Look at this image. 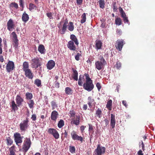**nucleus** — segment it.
<instances>
[{"label":"nucleus","mask_w":155,"mask_h":155,"mask_svg":"<svg viewBox=\"0 0 155 155\" xmlns=\"http://www.w3.org/2000/svg\"><path fill=\"white\" fill-rule=\"evenodd\" d=\"M98 3L100 8L102 9L104 8L105 5L104 0H99L98 1Z\"/></svg>","instance_id":"35"},{"label":"nucleus","mask_w":155,"mask_h":155,"mask_svg":"<svg viewBox=\"0 0 155 155\" xmlns=\"http://www.w3.org/2000/svg\"><path fill=\"white\" fill-rule=\"evenodd\" d=\"M31 119L33 121H35L36 119V116L35 114H33L32 115Z\"/></svg>","instance_id":"61"},{"label":"nucleus","mask_w":155,"mask_h":155,"mask_svg":"<svg viewBox=\"0 0 155 155\" xmlns=\"http://www.w3.org/2000/svg\"><path fill=\"white\" fill-rule=\"evenodd\" d=\"M112 8H113V11L114 12H117V8L116 5V2L113 3L112 5Z\"/></svg>","instance_id":"50"},{"label":"nucleus","mask_w":155,"mask_h":155,"mask_svg":"<svg viewBox=\"0 0 155 155\" xmlns=\"http://www.w3.org/2000/svg\"><path fill=\"white\" fill-rule=\"evenodd\" d=\"M15 146H13L9 148V155H15Z\"/></svg>","instance_id":"33"},{"label":"nucleus","mask_w":155,"mask_h":155,"mask_svg":"<svg viewBox=\"0 0 155 155\" xmlns=\"http://www.w3.org/2000/svg\"><path fill=\"white\" fill-rule=\"evenodd\" d=\"M68 26L67 25L63 24L60 32L61 34L64 35L65 34L67 30Z\"/></svg>","instance_id":"30"},{"label":"nucleus","mask_w":155,"mask_h":155,"mask_svg":"<svg viewBox=\"0 0 155 155\" xmlns=\"http://www.w3.org/2000/svg\"><path fill=\"white\" fill-rule=\"evenodd\" d=\"M96 86L97 87L98 91H100L101 89V85L100 84L99 82L97 83L96 84Z\"/></svg>","instance_id":"56"},{"label":"nucleus","mask_w":155,"mask_h":155,"mask_svg":"<svg viewBox=\"0 0 155 155\" xmlns=\"http://www.w3.org/2000/svg\"><path fill=\"white\" fill-rule=\"evenodd\" d=\"M28 105L29 107L30 108H31L34 107L35 103L33 100H30L28 102Z\"/></svg>","instance_id":"43"},{"label":"nucleus","mask_w":155,"mask_h":155,"mask_svg":"<svg viewBox=\"0 0 155 155\" xmlns=\"http://www.w3.org/2000/svg\"><path fill=\"white\" fill-rule=\"evenodd\" d=\"M17 106V105L15 104L14 101H13L12 102L11 107L12 110H13L14 111L18 109Z\"/></svg>","instance_id":"38"},{"label":"nucleus","mask_w":155,"mask_h":155,"mask_svg":"<svg viewBox=\"0 0 155 155\" xmlns=\"http://www.w3.org/2000/svg\"><path fill=\"white\" fill-rule=\"evenodd\" d=\"M105 152V148L104 147L101 146L100 144L97 145V148L94 152V155H102Z\"/></svg>","instance_id":"5"},{"label":"nucleus","mask_w":155,"mask_h":155,"mask_svg":"<svg viewBox=\"0 0 155 155\" xmlns=\"http://www.w3.org/2000/svg\"><path fill=\"white\" fill-rule=\"evenodd\" d=\"M31 142L30 138L26 137L25 138L21 150L24 155H25L31 147Z\"/></svg>","instance_id":"2"},{"label":"nucleus","mask_w":155,"mask_h":155,"mask_svg":"<svg viewBox=\"0 0 155 155\" xmlns=\"http://www.w3.org/2000/svg\"><path fill=\"white\" fill-rule=\"evenodd\" d=\"M37 8V6L32 3L29 4V9L31 12L33 11L34 9H36Z\"/></svg>","instance_id":"36"},{"label":"nucleus","mask_w":155,"mask_h":155,"mask_svg":"<svg viewBox=\"0 0 155 155\" xmlns=\"http://www.w3.org/2000/svg\"><path fill=\"white\" fill-rule=\"evenodd\" d=\"M123 19L124 23H127L129 25L130 23L129 22L128 18L127 16L124 17V18H123Z\"/></svg>","instance_id":"54"},{"label":"nucleus","mask_w":155,"mask_h":155,"mask_svg":"<svg viewBox=\"0 0 155 155\" xmlns=\"http://www.w3.org/2000/svg\"><path fill=\"white\" fill-rule=\"evenodd\" d=\"M112 102L111 100H109L107 102L106 107L110 111L112 109Z\"/></svg>","instance_id":"32"},{"label":"nucleus","mask_w":155,"mask_h":155,"mask_svg":"<svg viewBox=\"0 0 155 155\" xmlns=\"http://www.w3.org/2000/svg\"><path fill=\"white\" fill-rule=\"evenodd\" d=\"M81 56V54L79 53H78L75 56V58L77 61H79L80 60V57Z\"/></svg>","instance_id":"51"},{"label":"nucleus","mask_w":155,"mask_h":155,"mask_svg":"<svg viewBox=\"0 0 155 155\" xmlns=\"http://www.w3.org/2000/svg\"><path fill=\"white\" fill-rule=\"evenodd\" d=\"M64 121L63 120L61 119L58 122V126L59 128H60L62 127L64 125Z\"/></svg>","instance_id":"42"},{"label":"nucleus","mask_w":155,"mask_h":155,"mask_svg":"<svg viewBox=\"0 0 155 155\" xmlns=\"http://www.w3.org/2000/svg\"><path fill=\"white\" fill-rule=\"evenodd\" d=\"M87 104L90 108L92 106V103L94 101V99L91 96H89L87 99Z\"/></svg>","instance_id":"27"},{"label":"nucleus","mask_w":155,"mask_h":155,"mask_svg":"<svg viewBox=\"0 0 155 155\" xmlns=\"http://www.w3.org/2000/svg\"><path fill=\"white\" fill-rule=\"evenodd\" d=\"M74 29V26L73 23L72 22H70L68 26V29L70 31H72Z\"/></svg>","instance_id":"37"},{"label":"nucleus","mask_w":155,"mask_h":155,"mask_svg":"<svg viewBox=\"0 0 155 155\" xmlns=\"http://www.w3.org/2000/svg\"><path fill=\"white\" fill-rule=\"evenodd\" d=\"M55 65V62L52 60H50L47 64V67L48 69L50 70L54 67Z\"/></svg>","instance_id":"18"},{"label":"nucleus","mask_w":155,"mask_h":155,"mask_svg":"<svg viewBox=\"0 0 155 155\" xmlns=\"http://www.w3.org/2000/svg\"><path fill=\"white\" fill-rule=\"evenodd\" d=\"M19 5L20 6L22 7V9L21 10H23V8H24V1L23 0H20L19 1Z\"/></svg>","instance_id":"57"},{"label":"nucleus","mask_w":155,"mask_h":155,"mask_svg":"<svg viewBox=\"0 0 155 155\" xmlns=\"http://www.w3.org/2000/svg\"><path fill=\"white\" fill-rule=\"evenodd\" d=\"M104 64L102 62H100L99 61H96L95 62V68L98 70H100L103 68Z\"/></svg>","instance_id":"17"},{"label":"nucleus","mask_w":155,"mask_h":155,"mask_svg":"<svg viewBox=\"0 0 155 155\" xmlns=\"http://www.w3.org/2000/svg\"><path fill=\"white\" fill-rule=\"evenodd\" d=\"M115 24L118 25H120L121 24L122 21L120 18H117L115 20Z\"/></svg>","instance_id":"44"},{"label":"nucleus","mask_w":155,"mask_h":155,"mask_svg":"<svg viewBox=\"0 0 155 155\" xmlns=\"http://www.w3.org/2000/svg\"><path fill=\"white\" fill-rule=\"evenodd\" d=\"M85 127H85L84 126H82L81 127L80 130H81V132L82 133H83L84 132V130Z\"/></svg>","instance_id":"63"},{"label":"nucleus","mask_w":155,"mask_h":155,"mask_svg":"<svg viewBox=\"0 0 155 155\" xmlns=\"http://www.w3.org/2000/svg\"><path fill=\"white\" fill-rule=\"evenodd\" d=\"M47 16L50 19H52L53 18L52 16V13L51 12L48 13L46 14Z\"/></svg>","instance_id":"60"},{"label":"nucleus","mask_w":155,"mask_h":155,"mask_svg":"<svg viewBox=\"0 0 155 155\" xmlns=\"http://www.w3.org/2000/svg\"><path fill=\"white\" fill-rule=\"evenodd\" d=\"M23 71L25 70L26 69H29V65L28 63L26 61L24 62L23 63Z\"/></svg>","instance_id":"41"},{"label":"nucleus","mask_w":155,"mask_h":155,"mask_svg":"<svg viewBox=\"0 0 155 155\" xmlns=\"http://www.w3.org/2000/svg\"><path fill=\"white\" fill-rule=\"evenodd\" d=\"M89 126V131L90 133L93 134L94 132V126L90 124H88Z\"/></svg>","instance_id":"46"},{"label":"nucleus","mask_w":155,"mask_h":155,"mask_svg":"<svg viewBox=\"0 0 155 155\" xmlns=\"http://www.w3.org/2000/svg\"><path fill=\"white\" fill-rule=\"evenodd\" d=\"M15 25L13 20L10 19L7 23V29L9 31H12L14 29Z\"/></svg>","instance_id":"12"},{"label":"nucleus","mask_w":155,"mask_h":155,"mask_svg":"<svg viewBox=\"0 0 155 155\" xmlns=\"http://www.w3.org/2000/svg\"><path fill=\"white\" fill-rule=\"evenodd\" d=\"M95 48L97 50L101 48L102 43L100 40H96L95 41Z\"/></svg>","instance_id":"23"},{"label":"nucleus","mask_w":155,"mask_h":155,"mask_svg":"<svg viewBox=\"0 0 155 155\" xmlns=\"http://www.w3.org/2000/svg\"><path fill=\"white\" fill-rule=\"evenodd\" d=\"M58 114L57 111L55 110L53 111L51 115V119L55 121L58 117Z\"/></svg>","instance_id":"20"},{"label":"nucleus","mask_w":155,"mask_h":155,"mask_svg":"<svg viewBox=\"0 0 155 155\" xmlns=\"http://www.w3.org/2000/svg\"><path fill=\"white\" fill-rule=\"evenodd\" d=\"M86 80V77L84 75L81 74L79 76V78L78 81V84L79 86H82L83 82H84Z\"/></svg>","instance_id":"16"},{"label":"nucleus","mask_w":155,"mask_h":155,"mask_svg":"<svg viewBox=\"0 0 155 155\" xmlns=\"http://www.w3.org/2000/svg\"><path fill=\"white\" fill-rule=\"evenodd\" d=\"M14 140L17 145H18L19 143L20 144L22 142V139L23 137L21 136V134L18 133H15L14 134Z\"/></svg>","instance_id":"6"},{"label":"nucleus","mask_w":155,"mask_h":155,"mask_svg":"<svg viewBox=\"0 0 155 155\" xmlns=\"http://www.w3.org/2000/svg\"><path fill=\"white\" fill-rule=\"evenodd\" d=\"M75 148L74 147L70 146H69V151L71 153L75 152Z\"/></svg>","instance_id":"48"},{"label":"nucleus","mask_w":155,"mask_h":155,"mask_svg":"<svg viewBox=\"0 0 155 155\" xmlns=\"http://www.w3.org/2000/svg\"><path fill=\"white\" fill-rule=\"evenodd\" d=\"M25 72V75L29 79H32L33 77V73L30 69L24 71Z\"/></svg>","instance_id":"15"},{"label":"nucleus","mask_w":155,"mask_h":155,"mask_svg":"<svg viewBox=\"0 0 155 155\" xmlns=\"http://www.w3.org/2000/svg\"><path fill=\"white\" fill-rule=\"evenodd\" d=\"M70 39L71 40V41H73L75 43L76 45L78 46L79 45V42L78 39L76 36L74 35H70Z\"/></svg>","instance_id":"24"},{"label":"nucleus","mask_w":155,"mask_h":155,"mask_svg":"<svg viewBox=\"0 0 155 155\" xmlns=\"http://www.w3.org/2000/svg\"><path fill=\"white\" fill-rule=\"evenodd\" d=\"M125 43V42L122 39L117 40L116 41L115 45L116 48L118 51H121Z\"/></svg>","instance_id":"8"},{"label":"nucleus","mask_w":155,"mask_h":155,"mask_svg":"<svg viewBox=\"0 0 155 155\" xmlns=\"http://www.w3.org/2000/svg\"><path fill=\"white\" fill-rule=\"evenodd\" d=\"M121 67V64L119 61H117V62L116 64L115 65V67L117 69H119Z\"/></svg>","instance_id":"55"},{"label":"nucleus","mask_w":155,"mask_h":155,"mask_svg":"<svg viewBox=\"0 0 155 155\" xmlns=\"http://www.w3.org/2000/svg\"><path fill=\"white\" fill-rule=\"evenodd\" d=\"M7 144L8 145H11L13 143V140L10 137H7L6 138Z\"/></svg>","instance_id":"40"},{"label":"nucleus","mask_w":155,"mask_h":155,"mask_svg":"<svg viewBox=\"0 0 155 155\" xmlns=\"http://www.w3.org/2000/svg\"><path fill=\"white\" fill-rule=\"evenodd\" d=\"M38 51L41 54H44L45 49L44 46L42 45H39L38 49Z\"/></svg>","instance_id":"29"},{"label":"nucleus","mask_w":155,"mask_h":155,"mask_svg":"<svg viewBox=\"0 0 155 155\" xmlns=\"http://www.w3.org/2000/svg\"><path fill=\"white\" fill-rule=\"evenodd\" d=\"M72 122L73 124L76 125H78L80 123V117L79 115H76V118L75 119H72Z\"/></svg>","instance_id":"22"},{"label":"nucleus","mask_w":155,"mask_h":155,"mask_svg":"<svg viewBox=\"0 0 155 155\" xmlns=\"http://www.w3.org/2000/svg\"><path fill=\"white\" fill-rule=\"evenodd\" d=\"M83 0H76L77 4L78 5H81L82 3Z\"/></svg>","instance_id":"62"},{"label":"nucleus","mask_w":155,"mask_h":155,"mask_svg":"<svg viewBox=\"0 0 155 155\" xmlns=\"http://www.w3.org/2000/svg\"><path fill=\"white\" fill-rule=\"evenodd\" d=\"M28 122L29 120L27 118L20 124V130L21 132L25 131L27 130L29 126Z\"/></svg>","instance_id":"4"},{"label":"nucleus","mask_w":155,"mask_h":155,"mask_svg":"<svg viewBox=\"0 0 155 155\" xmlns=\"http://www.w3.org/2000/svg\"><path fill=\"white\" fill-rule=\"evenodd\" d=\"M15 64L13 62L9 61L8 62L6 66V69L7 72H10L12 71L13 70L14 68Z\"/></svg>","instance_id":"11"},{"label":"nucleus","mask_w":155,"mask_h":155,"mask_svg":"<svg viewBox=\"0 0 155 155\" xmlns=\"http://www.w3.org/2000/svg\"><path fill=\"white\" fill-rule=\"evenodd\" d=\"M26 98L28 100H31L33 97L32 94L30 92H27L25 94Z\"/></svg>","instance_id":"39"},{"label":"nucleus","mask_w":155,"mask_h":155,"mask_svg":"<svg viewBox=\"0 0 155 155\" xmlns=\"http://www.w3.org/2000/svg\"><path fill=\"white\" fill-rule=\"evenodd\" d=\"M84 75L86 77V80L83 85V88L89 92L91 91L94 88L92 81L89 77L88 74L85 73Z\"/></svg>","instance_id":"1"},{"label":"nucleus","mask_w":155,"mask_h":155,"mask_svg":"<svg viewBox=\"0 0 155 155\" xmlns=\"http://www.w3.org/2000/svg\"><path fill=\"white\" fill-rule=\"evenodd\" d=\"M73 73H72V77L73 79L77 81L78 80V72L74 68H72V69Z\"/></svg>","instance_id":"21"},{"label":"nucleus","mask_w":155,"mask_h":155,"mask_svg":"<svg viewBox=\"0 0 155 155\" xmlns=\"http://www.w3.org/2000/svg\"><path fill=\"white\" fill-rule=\"evenodd\" d=\"M51 104L52 107V110H54L57 107V104L54 101H53L51 102Z\"/></svg>","instance_id":"49"},{"label":"nucleus","mask_w":155,"mask_h":155,"mask_svg":"<svg viewBox=\"0 0 155 155\" xmlns=\"http://www.w3.org/2000/svg\"><path fill=\"white\" fill-rule=\"evenodd\" d=\"M29 18L28 15L25 12H24L22 15V21L26 22L28 21Z\"/></svg>","instance_id":"26"},{"label":"nucleus","mask_w":155,"mask_h":155,"mask_svg":"<svg viewBox=\"0 0 155 155\" xmlns=\"http://www.w3.org/2000/svg\"><path fill=\"white\" fill-rule=\"evenodd\" d=\"M100 61H99L100 62H102L104 64H107L106 61H105V60L104 59V58L101 55L100 56Z\"/></svg>","instance_id":"52"},{"label":"nucleus","mask_w":155,"mask_h":155,"mask_svg":"<svg viewBox=\"0 0 155 155\" xmlns=\"http://www.w3.org/2000/svg\"><path fill=\"white\" fill-rule=\"evenodd\" d=\"M115 116L113 114H111L110 115V125L112 128H114L115 125Z\"/></svg>","instance_id":"19"},{"label":"nucleus","mask_w":155,"mask_h":155,"mask_svg":"<svg viewBox=\"0 0 155 155\" xmlns=\"http://www.w3.org/2000/svg\"><path fill=\"white\" fill-rule=\"evenodd\" d=\"M15 100L17 106L18 107L21 105L22 103L24 101L23 99L18 95L16 96Z\"/></svg>","instance_id":"14"},{"label":"nucleus","mask_w":155,"mask_h":155,"mask_svg":"<svg viewBox=\"0 0 155 155\" xmlns=\"http://www.w3.org/2000/svg\"><path fill=\"white\" fill-rule=\"evenodd\" d=\"M11 35L12 37V45L15 49L18 48V43L17 35L15 32H12Z\"/></svg>","instance_id":"7"},{"label":"nucleus","mask_w":155,"mask_h":155,"mask_svg":"<svg viewBox=\"0 0 155 155\" xmlns=\"http://www.w3.org/2000/svg\"><path fill=\"white\" fill-rule=\"evenodd\" d=\"M11 5H12V7H15V8L17 9L18 8V5L17 3L15 2L12 3L11 4Z\"/></svg>","instance_id":"58"},{"label":"nucleus","mask_w":155,"mask_h":155,"mask_svg":"<svg viewBox=\"0 0 155 155\" xmlns=\"http://www.w3.org/2000/svg\"><path fill=\"white\" fill-rule=\"evenodd\" d=\"M68 129L64 130V132H63L61 134V139L62 140H64L65 138H67L68 136Z\"/></svg>","instance_id":"25"},{"label":"nucleus","mask_w":155,"mask_h":155,"mask_svg":"<svg viewBox=\"0 0 155 155\" xmlns=\"http://www.w3.org/2000/svg\"><path fill=\"white\" fill-rule=\"evenodd\" d=\"M41 59L38 57L34 58L31 60V66L32 68L36 69L41 65Z\"/></svg>","instance_id":"3"},{"label":"nucleus","mask_w":155,"mask_h":155,"mask_svg":"<svg viewBox=\"0 0 155 155\" xmlns=\"http://www.w3.org/2000/svg\"><path fill=\"white\" fill-rule=\"evenodd\" d=\"M65 93L67 95H71L73 93L72 90L69 87H67L65 88Z\"/></svg>","instance_id":"34"},{"label":"nucleus","mask_w":155,"mask_h":155,"mask_svg":"<svg viewBox=\"0 0 155 155\" xmlns=\"http://www.w3.org/2000/svg\"><path fill=\"white\" fill-rule=\"evenodd\" d=\"M102 111L101 109L98 108L96 111V116L99 118H100L102 117Z\"/></svg>","instance_id":"28"},{"label":"nucleus","mask_w":155,"mask_h":155,"mask_svg":"<svg viewBox=\"0 0 155 155\" xmlns=\"http://www.w3.org/2000/svg\"><path fill=\"white\" fill-rule=\"evenodd\" d=\"M102 125L103 126L105 127H106L109 124V121L107 119L104 120L102 121Z\"/></svg>","instance_id":"47"},{"label":"nucleus","mask_w":155,"mask_h":155,"mask_svg":"<svg viewBox=\"0 0 155 155\" xmlns=\"http://www.w3.org/2000/svg\"><path fill=\"white\" fill-rule=\"evenodd\" d=\"M67 46L68 48L71 51H75L77 49L76 47L74 45V42L72 41H70L68 42Z\"/></svg>","instance_id":"13"},{"label":"nucleus","mask_w":155,"mask_h":155,"mask_svg":"<svg viewBox=\"0 0 155 155\" xmlns=\"http://www.w3.org/2000/svg\"><path fill=\"white\" fill-rule=\"evenodd\" d=\"M70 114L71 117H75V113L74 111H70Z\"/></svg>","instance_id":"59"},{"label":"nucleus","mask_w":155,"mask_h":155,"mask_svg":"<svg viewBox=\"0 0 155 155\" xmlns=\"http://www.w3.org/2000/svg\"><path fill=\"white\" fill-rule=\"evenodd\" d=\"M81 18L80 23L81 24H83L85 23L86 20V14L85 13H83L81 15Z\"/></svg>","instance_id":"31"},{"label":"nucleus","mask_w":155,"mask_h":155,"mask_svg":"<svg viewBox=\"0 0 155 155\" xmlns=\"http://www.w3.org/2000/svg\"><path fill=\"white\" fill-rule=\"evenodd\" d=\"M48 132L49 134L52 135L56 139L59 138V135L57 131L54 128H49L48 130Z\"/></svg>","instance_id":"10"},{"label":"nucleus","mask_w":155,"mask_h":155,"mask_svg":"<svg viewBox=\"0 0 155 155\" xmlns=\"http://www.w3.org/2000/svg\"><path fill=\"white\" fill-rule=\"evenodd\" d=\"M34 84L38 87H39L41 86V81L40 80L38 79H37L35 80Z\"/></svg>","instance_id":"45"},{"label":"nucleus","mask_w":155,"mask_h":155,"mask_svg":"<svg viewBox=\"0 0 155 155\" xmlns=\"http://www.w3.org/2000/svg\"><path fill=\"white\" fill-rule=\"evenodd\" d=\"M138 155H143L141 150H140L137 152Z\"/></svg>","instance_id":"64"},{"label":"nucleus","mask_w":155,"mask_h":155,"mask_svg":"<svg viewBox=\"0 0 155 155\" xmlns=\"http://www.w3.org/2000/svg\"><path fill=\"white\" fill-rule=\"evenodd\" d=\"M71 137L74 140L80 141L81 143H82L83 140V137L80 136H79L76 134V132L73 130L71 133Z\"/></svg>","instance_id":"9"},{"label":"nucleus","mask_w":155,"mask_h":155,"mask_svg":"<svg viewBox=\"0 0 155 155\" xmlns=\"http://www.w3.org/2000/svg\"><path fill=\"white\" fill-rule=\"evenodd\" d=\"M2 39L0 37V54H1L2 53Z\"/></svg>","instance_id":"53"}]
</instances>
